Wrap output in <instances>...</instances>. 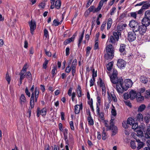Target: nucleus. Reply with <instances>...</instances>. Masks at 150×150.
Segmentation results:
<instances>
[{
    "mask_svg": "<svg viewBox=\"0 0 150 150\" xmlns=\"http://www.w3.org/2000/svg\"><path fill=\"white\" fill-rule=\"evenodd\" d=\"M135 32H136L132 31L128 33V39L129 41L132 42L136 39V35Z\"/></svg>",
    "mask_w": 150,
    "mask_h": 150,
    "instance_id": "nucleus-7",
    "label": "nucleus"
},
{
    "mask_svg": "<svg viewBox=\"0 0 150 150\" xmlns=\"http://www.w3.org/2000/svg\"><path fill=\"white\" fill-rule=\"evenodd\" d=\"M140 81L144 83H146L148 82L147 78L144 76H141L140 78Z\"/></svg>",
    "mask_w": 150,
    "mask_h": 150,
    "instance_id": "nucleus-29",
    "label": "nucleus"
},
{
    "mask_svg": "<svg viewBox=\"0 0 150 150\" xmlns=\"http://www.w3.org/2000/svg\"><path fill=\"white\" fill-rule=\"evenodd\" d=\"M116 41V39L114 37V36L111 35L110 38L108 40L107 44L108 43V42H109L113 44H115Z\"/></svg>",
    "mask_w": 150,
    "mask_h": 150,
    "instance_id": "nucleus-23",
    "label": "nucleus"
},
{
    "mask_svg": "<svg viewBox=\"0 0 150 150\" xmlns=\"http://www.w3.org/2000/svg\"><path fill=\"white\" fill-rule=\"evenodd\" d=\"M61 1L60 0H57L55 2V6L57 9H59L60 8Z\"/></svg>",
    "mask_w": 150,
    "mask_h": 150,
    "instance_id": "nucleus-30",
    "label": "nucleus"
},
{
    "mask_svg": "<svg viewBox=\"0 0 150 150\" xmlns=\"http://www.w3.org/2000/svg\"><path fill=\"white\" fill-rule=\"evenodd\" d=\"M137 136L139 137H142L143 135V132L140 130L139 129L137 131Z\"/></svg>",
    "mask_w": 150,
    "mask_h": 150,
    "instance_id": "nucleus-41",
    "label": "nucleus"
},
{
    "mask_svg": "<svg viewBox=\"0 0 150 150\" xmlns=\"http://www.w3.org/2000/svg\"><path fill=\"white\" fill-rule=\"evenodd\" d=\"M64 18V16L63 14L62 15V20L60 22H59L56 19H54L53 21V24H52L53 25H54L55 26H57L59 24H61L62 21H63V19Z\"/></svg>",
    "mask_w": 150,
    "mask_h": 150,
    "instance_id": "nucleus-26",
    "label": "nucleus"
},
{
    "mask_svg": "<svg viewBox=\"0 0 150 150\" xmlns=\"http://www.w3.org/2000/svg\"><path fill=\"white\" fill-rule=\"evenodd\" d=\"M129 94L131 99L133 100L136 97L137 98L138 93H137L136 91L132 90L129 92Z\"/></svg>",
    "mask_w": 150,
    "mask_h": 150,
    "instance_id": "nucleus-18",
    "label": "nucleus"
},
{
    "mask_svg": "<svg viewBox=\"0 0 150 150\" xmlns=\"http://www.w3.org/2000/svg\"><path fill=\"white\" fill-rule=\"evenodd\" d=\"M77 32H76L73 35L72 37L70 38H69L67 39L64 42V45H66L70 43L71 42L74 41V38L77 35Z\"/></svg>",
    "mask_w": 150,
    "mask_h": 150,
    "instance_id": "nucleus-15",
    "label": "nucleus"
},
{
    "mask_svg": "<svg viewBox=\"0 0 150 150\" xmlns=\"http://www.w3.org/2000/svg\"><path fill=\"white\" fill-rule=\"evenodd\" d=\"M125 85V90H127L128 89L131 87L133 84V82L131 80L129 79H127L125 80L124 81Z\"/></svg>",
    "mask_w": 150,
    "mask_h": 150,
    "instance_id": "nucleus-10",
    "label": "nucleus"
},
{
    "mask_svg": "<svg viewBox=\"0 0 150 150\" xmlns=\"http://www.w3.org/2000/svg\"><path fill=\"white\" fill-rule=\"evenodd\" d=\"M130 146L132 149H134L136 148V146L134 141H131L130 142Z\"/></svg>",
    "mask_w": 150,
    "mask_h": 150,
    "instance_id": "nucleus-45",
    "label": "nucleus"
},
{
    "mask_svg": "<svg viewBox=\"0 0 150 150\" xmlns=\"http://www.w3.org/2000/svg\"><path fill=\"white\" fill-rule=\"evenodd\" d=\"M48 62V60H47L46 59L45 60V61L43 64V68L46 69L47 68V64Z\"/></svg>",
    "mask_w": 150,
    "mask_h": 150,
    "instance_id": "nucleus-55",
    "label": "nucleus"
},
{
    "mask_svg": "<svg viewBox=\"0 0 150 150\" xmlns=\"http://www.w3.org/2000/svg\"><path fill=\"white\" fill-rule=\"evenodd\" d=\"M124 81L121 83H118L116 85V90L119 93H122L124 91H126L125 90V86L123 85Z\"/></svg>",
    "mask_w": 150,
    "mask_h": 150,
    "instance_id": "nucleus-3",
    "label": "nucleus"
},
{
    "mask_svg": "<svg viewBox=\"0 0 150 150\" xmlns=\"http://www.w3.org/2000/svg\"><path fill=\"white\" fill-rule=\"evenodd\" d=\"M139 23L134 20H131L129 23V25L132 28V31L137 32L139 27Z\"/></svg>",
    "mask_w": 150,
    "mask_h": 150,
    "instance_id": "nucleus-2",
    "label": "nucleus"
},
{
    "mask_svg": "<svg viewBox=\"0 0 150 150\" xmlns=\"http://www.w3.org/2000/svg\"><path fill=\"white\" fill-rule=\"evenodd\" d=\"M100 80V87H102L105 86L104 82L102 81L101 78L99 79Z\"/></svg>",
    "mask_w": 150,
    "mask_h": 150,
    "instance_id": "nucleus-62",
    "label": "nucleus"
},
{
    "mask_svg": "<svg viewBox=\"0 0 150 150\" xmlns=\"http://www.w3.org/2000/svg\"><path fill=\"white\" fill-rule=\"evenodd\" d=\"M127 123L131 125H132L135 122L134 119L132 117H129L127 120Z\"/></svg>",
    "mask_w": 150,
    "mask_h": 150,
    "instance_id": "nucleus-35",
    "label": "nucleus"
},
{
    "mask_svg": "<svg viewBox=\"0 0 150 150\" xmlns=\"http://www.w3.org/2000/svg\"><path fill=\"white\" fill-rule=\"evenodd\" d=\"M6 78L8 84H9L10 81V79L8 73H7L6 74Z\"/></svg>",
    "mask_w": 150,
    "mask_h": 150,
    "instance_id": "nucleus-57",
    "label": "nucleus"
},
{
    "mask_svg": "<svg viewBox=\"0 0 150 150\" xmlns=\"http://www.w3.org/2000/svg\"><path fill=\"white\" fill-rule=\"evenodd\" d=\"M113 36L116 39L117 42L119 38V36L121 35V32L120 30H118L116 32H114L113 33Z\"/></svg>",
    "mask_w": 150,
    "mask_h": 150,
    "instance_id": "nucleus-21",
    "label": "nucleus"
},
{
    "mask_svg": "<svg viewBox=\"0 0 150 150\" xmlns=\"http://www.w3.org/2000/svg\"><path fill=\"white\" fill-rule=\"evenodd\" d=\"M149 6V4H144L142 8H143V9L144 10L148 8Z\"/></svg>",
    "mask_w": 150,
    "mask_h": 150,
    "instance_id": "nucleus-58",
    "label": "nucleus"
},
{
    "mask_svg": "<svg viewBox=\"0 0 150 150\" xmlns=\"http://www.w3.org/2000/svg\"><path fill=\"white\" fill-rule=\"evenodd\" d=\"M116 8L115 7H112V9H111V10H110V14L111 15H113L115 12V11L116 10Z\"/></svg>",
    "mask_w": 150,
    "mask_h": 150,
    "instance_id": "nucleus-50",
    "label": "nucleus"
},
{
    "mask_svg": "<svg viewBox=\"0 0 150 150\" xmlns=\"http://www.w3.org/2000/svg\"><path fill=\"white\" fill-rule=\"evenodd\" d=\"M30 103L31 108H33L35 105V98H34V93H32Z\"/></svg>",
    "mask_w": 150,
    "mask_h": 150,
    "instance_id": "nucleus-20",
    "label": "nucleus"
},
{
    "mask_svg": "<svg viewBox=\"0 0 150 150\" xmlns=\"http://www.w3.org/2000/svg\"><path fill=\"white\" fill-rule=\"evenodd\" d=\"M91 48L89 47L88 46L86 48V56H88L90 54V51L91 50Z\"/></svg>",
    "mask_w": 150,
    "mask_h": 150,
    "instance_id": "nucleus-47",
    "label": "nucleus"
},
{
    "mask_svg": "<svg viewBox=\"0 0 150 150\" xmlns=\"http://www.w3.org/2000/svg\"><path fill=\"white\" fill-rule=\"evenodd\" d=\"M69 125H70V128L72 130H74V126L73 122L72 121H71L69 122Z\"/></svg>",
    "mask_w": 150,
    "mask_h": 150,
    "instance_id": "nucleus-61",
    "label": "nucleus"
},
{
    "mask_svg": "<svg viewBox=\"0 0 150 150\" xmlns=\"http://www.w3.org/2000/svg\"><path fill=\"white\" fill-rule=\"evenodd\" d=\"M103 132L102 134V138L103 140H105L108 137L107 134L105 130L104 127H103L102 129Z\"/></svg>",
    "mask_w": 150,
    "mask_h": 150,
    "instance_id": "nucleus-24",
    "label": "nucleus"
},
{
    "mask_svg": "<svg viewBox=\"0 0 150 150\" xmlns=\"http://www.w3.org/2000/svg\"><path fill=\"white\" fill-rule=\"evenodd\" d=\"M77 61L76 59H74L72 62L71 68H76L77 65Z\"/></svg>",
    "mask_w": 150,
    "mask_h": 150,
    "instance_id": "nucleus-40",
    "label": "nucleus"
},
{
    "mask_svg": "<svg viewBox=\"0 0 150 150\" xmlns=\"http://www.w3.org/2000/svg\"><path fill=\"white\" fill-rule=\"evenodd\" d=\"M126 64V62L122 59H120L118 60L117 66L118 68L120 69H122L125 67Z\"/></svg>",
    "mask_w": 150,
    "mask_h": 150,
    "instance_id": "nucleus-12",
    "label": "nucleus"
},
{
    "mask_svg": "<svg viewBox=\"0 0 150 150\" xmlns=\"http://www.w3.org/2000/svg\"><path fill=\"white\" fill-rule=\"evenodd\" d=\"M112 21L111 18H109L108 19V21L107 23V29L108 30L109 29L112 23Z\"/></svg>",
    "mask_w": 150,
    "mask_h": 150,
    "instance_id": "nucleus-39",
    "label": "nucleus"
},
{
    "mask_svg": "<svg viewBox=\"0 0 150 150\" xmlns=\"http://www.w3.org/2000/svg\"><path fill=\"white\" fill-rule=\"evenodd\" d=\"M57 72V70L56 67H53L51 71V73L52 74V78L54 76Z\"/></svg>",
    "mask_w": 150,
    "mask_h": 150,
    "instance_id": "nucleus-37",
    "label": "nucleus"
},
{
    "mask_svg": "<svg viewBox=\"0 0 150 150\" xmlns=\"http://www.w3.org/2000/svg\"><path fill=\"white\" fill-rule=\"evenodd\" d=\"M33 93H34V97H35V102H37L39 94V91L37 88H35V92Z\"/></svg>",
    "mask_w": 150,
    "mask_h": 150,
    "instance_id": "nucleus-25",
    "label": "nucleus"
},
{
    "mask_svg": "<svg viewBox=\"0 0 150 150\" xmlns=\"http://www.w3.org/2000/svg\"><path fill=\"white\" fill-rule=\"evenodd\" d=\"M126 45L123 44H121L120 45L119 48V51L121 53V55L125 56L126 54V51L125 48Z\"/></svg>",
    "mask_w": 150,
    "mask_h": 150,
    "instance_id": "nucleus-14",
    "label": "nucleus"
},
{
    "mask_svg": "<svg viewBox=\"0 0 150 150\" xmlns=\"http://www.w3.org/2000/svg\"><path fill=\"white\" fill-rule=\"evenodd\" d=\"M145 90V89L144 88H142L138 90V93L137 97V100L138 102H140L144 100V97L141 95V93H144Z\"/></svg>",
    "mask_w": 150,
    "mask_h": 150,
    "instance_id": "nucleus-6",
    "label": "nucleus"
},
{
    "mask_svg": "<svg viewBox=\"0 0 150 150\" xmlns=\"http://www.w3.org/2000/svg\"><path fill=\"white\" fill-rule=\"evenodd\" d=\"M129 93H125L124 94V98L125 99H127L130 98Z\"/></svg>",
    "mask_w": 150,
    "mask_h": 150,
    "instance_id": "nucleus-49",
    "label": "nucleus"
},
{
    "mask_svg": "<svg viewBox=\"0 0 150 150\" xmlns=\"http://www.w3.org/2000/svg\"><path fill=\"white\" fill-rule=\"evenodd\" d=\"M44 35L46 38L49 36L48 32L46 29H45L44 30Z\"/></svg>",
    "mask_w": 150,
    "mask_h": 150,
    "instance_id": "nucleus-60",
    "label": "nucleus"
},
{
    "mask_svg": "<svg viewBox=\"0 0 150 150\" xmlns=\"http://www.w3.org/2000/svg\"><path fill=\"white\" fill-rule=\"evenodd\" d=\"M28 23L30 27V33L33 34V31L36 28V23L34 21L31 20V21L29 22Z\"/></svg>",
    "mask_w": 150,
    "mask_h": 150,
    "instance_id": "nucleus-9",
    "label": "nucleus"
},
{
    "mask_svg": "<svg viewBox=\"0 0 150 150\" xmlns=\"http://www.w3.org/2000/svg\"><path fill=\"white\" fill-rule=\"evenodd\" d=\"M108 98L110 101V103L111 102L112 99L115 102H116L117 101L116 97L113 91L111 92L110 94L109 93H108Z\"/></svg>",
    "mask_w": 150,
    "mask_h": 150,
    "instance_id": "nucleus-8",
    "label": "nucleus"
},
{
    "mask_svg": "<svg viewBox=\"0 0 150 150\" xmlns=\"http://www.w3.org/2000/svg\"><path fill=\"white\" fill-rule=\"evenodd\" d=\"M25 92L26 94L28 96V97H30V92H29L27 87H26V88L25 89Z\"/></svg>",
    "mask_w": 150,
    "mask_h": 150,
    "instance_id": "nucleus-64",
    "label": "nucleus"
},
{
    "mask_svg": "<svg viewBox=\"0 0 150 150\" xmlns=\"http://www.w3.org/2000/svg\"><path fill=\"white\" fill-rule=\"evenodd\" d=\"M99 116V117L102 120H103L104 119V113L102 112L99 113V114H97Z\"/></svg>",
    "mask_w": 150,
    "mask_h": 150,
    "instance_id": "nucleus-56",
    "label": "nucleus"
},
{
    "mask_svg": "<svg viewBox=\"0 0 150 150\" xmlns=\"http://www.w3.org/2000/svg\"><path fill=\"white\" fill-rule=\"evenodd\" d=\"M146 108V106L144 104L141 105L138 108V112H142Z\"/></svg>",
    "mask_w": 150,
    "mask_h": 150,
    "instance_id": "nucleus-34",
    "label": "nucleus"
},
{
    "mask_svg": "<svg viewBox=\"0 0 150 150\" xmlns=\"http://www.w3.org/2000/svg\"><path fill=\"white\" fill-rule=\"evenodd\" d=\"M113 62H112L109 63L107 65V69L108 71H110L113 65Z\"/></svg>",
    "mask_w": 150,
    "mask_h": 150,
    "instance_id": "nucleus-43",
    "label": "nucleus"
},
{
    "mask_svg": "<svg viewBox=\"0 0 150 150\" xmlns=\"http://www.w3.org/2000/svg\"><path fill=\"white\" fill-rule=\"evenodd\" d=\"M131 17L134 19H136L137 17V13L136 12H131L130 13Z\"/></svg>",
    "mask_w": 150,
    "mask_h": 150,
    "instance_id": "nucleus-63",
    "label": "nucleus"
},
{
    "mask_svg": "<svg viewBox=\"0 0 150 150\" xmlns=\"http://www.w3.org/2000/svg\"><path fill=\"white\" fill-rule=\"evenodd\" d=\"M68 129H64V139H67Z\"/></svg>",
    "mask_w": 150,
    "mask_h": 150,
    "instance_id": "nucleus-46",
    "label": "nucleus"
},
{
    "mask_svg": "<svg viewBox=\"0 0 150 150\" xmlns=\"http://www.w3.org/2000/svg\"><path fill=\"white\" fill-rule=\"evenodd\" d=\"M71 60H70L69 62H68V66L67 67L65 70V71L67 73H69L71 70V68L70 66V65L71 62Z\"/></svg>",
    "mask_w": 150,
    "mask_h": 150,
    "instance_id": "nucleus-42",
    "label": "nucleus"
},
{
    "mask_svg": "<svg viewBox=\"0 0 150 150\" xmlns=\"http://www.w3.org/2000/svg\"><path fill=\"white\" fill-rule=\"evenodd\" d=\"M142 23L143 25L147 27L150 25V19L144 17L142 21Z\"/></svg>",
    "mask_w": 150,
    "mask_h": 150,
    "instance_id": "nucleus-17",
    "label": "nucleus"
},
{
    "mask_svg": "<svg viewBox=\"0 0 150 150\" xmlns=\"http://www.w3.org/2000/svg\"><path fill=\"white\" fill-rule=\"evenodd\" d=\"M128 124H129L127 123V122L126 121H123L122 123L123 127L125 129H126L128 127Z\"/></svg>",
    "mask_w": 150,
    "mask_h": 150,
    "instance_id": "nucleus-51",
    "label": "nucleus"
},
{
    "mask_svg": "<svg viewBox=\"0 0 150 150\" xmlns=\"http://www.w3.org/2000/svg\"><path fill=\"white\" fill-rule=\"evenodd\" d=\"M112 108L111 109V114L113 117H115L117 115L116 111L115 109V107L113 105H112Z\"/></svg>",
    "mask_w": 150,
    "mask_h": 150,
    "instance_id": "nucleus-32",
    "label": "nucleus"
},
{
    "mask_svg": "<svg viewBox=\"0 0 150 150\" xmlns=\"http://www.w3.org/2000/svg\"><path fill=\"white\" fill-rule=\"evenodd\" d=\"M143 145L144 144L142 142H139V143H138V146L137 147V149L138 150L140 149L143 147Z\"/></svg>",
    "mask_w": 150,
    "mask_h": 150,
    "instance_id": "nucleus-59",
    "label": "nucleus"
},
{
    "mask_svg": "<svg viewBox=\"0 0 150 150\" xmlns=\"http://www.w3.org/2000/svg\"><path fill=\"white\" fill-rule=\"evenodd\" d=\"M27 64H25L23 66L21 72L19 74L20 75V79L23 80L25 77V75L24 74L26 72Z\"/></svg>",
    "mask_w": 150,
    "mask_h": 150,
    "instance_id": "nucleus-11",
    "label": "nucleus"
},
{
    "mask_svg": "<svg viewBox=\"0 0 150 150\" xmlns=\"http://www.w3.org/2000/svg\"><path fill=\"white\" fill-rule=\"evenodd\" d=\"M147 29V28L146 26L143 25H139V27L138 30H137V32L139 31L140 34L143 35L146 32Z\"/></svg>",
    "mask_w": 150,
    "mask_h": 150,
    "instance_id": "nucleus-13",
    "label": "nucleus"
},
{
    "mask_svg": "<svg viewBox=\"0 0 150 150\" xmlns=\"http://www.w3.org/2000/svg\"><path fill=\"white\" fill-rule=\"evenodd\" d=\"M132 128L134 129H136L138 128V126L137 123L135 122L132 125Z\"/></svg>",
    "mask_w": 150,
    "mask_h": 150,
    "instance_id": "nucleus-53",
    "label": "nucleus"
},
{
    "mask_svg": "<svg viewBox=\"0 0 150 150\" xmlns=\"http://www.w3.org/2000/svg\"><path fill=\"white\" fill-rule=\"evenodd\" d=\"M110 78L112 83L116 84L119 82L122 83L123 80L122 77L118 78L117 76L115 77L114 76H110Z\"/></svg>",
    "mask_w": 150,
    "mask_h": 150,
    "instance_id": "nucleus-5",
    "label": "nucleus"
},
{
    "mask_svg": "<svg viewBox=\"0 0 150 150\" xmlns=\"http://www.w3.org/2000/svg\"><path fill=\"white\" fill-rule=\"evenodd\" d=\"M97 76V73L96 72H95V70L94 69H93V74L92 76V78L94 81H95V77H96Z\"/></svg>",
    "mask_w": 150,
    "mask_h": 150,
    "instance_id": "nucleus-52",
    "label": "nucleus"
},
{
    "mask_svg": "<svg viewBox=\"0 0 150 150\" xmlns=\"http://www.w3.org/2000/svg\"><path fill=\"white\" fill-rule=\"evenodd\" d=\"M106 51L109 57H111L113 56L114 51L112 45L110 44L107 45L106 47Z\"/></svg>",
    "mask_w": 150,
    "mask_h": 150,
    "instance_id": "nucleus-4",
    "label": "nucleus"
},
{
    "mask_svg": "<svg viewBox=\"0 0 150 150\" xmlns=\"http://www.w3.org/2000/svg\"><path fill=\"white\" fill-rule=\"evenodd\" d=\"M144 17L150 19V10H147L145 12Z\"/></svg>",
    "mask_w": 150,
    "mask_h": 150,
    "instance_id": "nucleus-38",
    "label": "nucleus"
},
{
    "mask_svg": "<svg viewBox=\"0 0 150 150\" xmlns=\"http://www.w3.org/2000/svg\"><path fill=\"white\" fill-rule=\"evenodd\" d=\"M82 109V104L79 105H76L74 106V112L75 114H78L79 113L80 110Z\"/></svg>",
    "mask_w": 150,
    "mask_h": 150,
    "instance_id": "nucleus-19",
    "label": "nucleus"
},
{
    "mask_svg": "<svg viewBox=\"0 0 150 150\" xmlns=\"http://www.w3.org/2000/svg\"><path fill=\"white\" fill-rule=\"evenodd\" d=\"M137 120L139 121H142L143 120V117L141 113L138 114L136 117Z\"/></svg>",
    "mask_w": 150,
    "mask_h": 150,
    "instance_id": "nucleus-31",
    "label": "nucleus"
},
{
    "mask_svg": "<svg viewBox=\"0 0 150 150\" xmlns=\"http://www.w3.org/2000/svg\"><path fill=\"white\" fill-rule=\"evenodd\" d=\"M99 49L98 46V40H95V43L94 45V49L96 50Z\"/></svg>",
    "mask_w": 150,
    "mask_h": 150,
    "instance_id": "nucleus-44",
    "label": "nucleus"
},
{
    "mask_svg": "<svg viewBox=\"0 0 150 150\" xmlns=\"http://www.w3.org/2000/svg\"><path fill=\"white\" fill-rule=\"evenodd\" d=\"M108 0H101L99 2L98 7L100 10L103 6V3L106 2Z\"/></svg>",
    "mask_w": 150,
    "mask_h": 150,
    "instance_id": "nucleus-36",
    "label": "nucleus"
},
{
    "mask_svg": "<svg viewBox=\"0 0 150 150\" xmlns=\"http://www.w3.org/2000/svg\"><path fill=\"white\" fill-rule=\"evenodd\" d=\"M76 91L78 95V97H80L83 95L82 94V91L81 88L79 85L78 86L76 90Z\"/></svg>",
    "mask_w": 150,
    "mask_h": 150,
    "instance_id": "nucleus-22",
    "label": "nucleus"
},
{
    "mask_svg": "<svg viewBox=\"0 0 150 150\" xmlns=\"http://www.w3.org/2000/svg\"><path fill=\"white\" fill-rule=\"evenodd\" d=\"M83 36L81 35L79 37L78 41V46L79 47L81 43L83 40Z\"/></svg>",
    "mask_w": 150,
    "mask_h": 150,
    "instance_id": "nucleus-54",
    "label": "nucleus"
},
{
    "mask_svg": "<svg viewBox=\"0 0 150 150\" xmlns=\"http://www.w3.org/2000/svg\"><path fill=\"white\" fill-rule=\"evenodd\" d=\"M115 118L113 117L112 116L111 119L110 121V126L109 127V129L111 130L112 132V135L114 136L118 132L117 128L116 126L114 124L113 121Z\"/></svg>",
    "mask_w": 150,
    "mask_h": 150,
    "instance_id": "nucleus-1",
    "label": "nucleus"
},
{
    "mask_svg": "<svg viewBox=\"0 0 150 150\" xmlns=\"http://www.w3.org/2000/svg\"><path fill=\"white\" fill-rule=\"evenodd\" d=\"M87 120L88 124L89 125H92L94 124V122L91 116L88 117L87 118Z\"/></svg>",
    "mask_w": 150,
    "mask_h": 150,
    "instance_id": "nucleus-33",
    "label": "nucleus"
},
{
    "mask_svg": "<svg viewBox=\"0 0 150 150\" xmlns=\"http://www.w3.org/2000/svg\"><path fill=\"white\" fill-rule=\"evenodd\" d=\"M144 119L146 123L149 122V120H150V115H147L146 116L144 117Z\"/></svg>",
    "mask_w": 150,
    "mask_h": 150,
    "instance_id": "nucleus-48",
    "label": "nucleus"
},
{
    "mask_svg": "<svg viewBox=\"0 0 150 150\" xmlns=\"http://www.w3.org/2000/svg\"><path fill=\"white\" fill-rule=\"evenodd\" d=\"M40 112L41 115L43 116H45L46 114L47 109L45 108H44L41 110H40Z\"/></svg>",
    "mask_w": 150,
    "mask_h": 150,
    "instance_id": "nucleus-27",
    "label": "nucleus"
},
{
    "mask_svg": "<svg viewBox=\"0 0 150 150\" xmlns=\"http://www.w3.org/2000/svg\"><path fill=\"white\" fill-rule=\"evenodd\" d=\"M28 102V101L26 100L25 95L23 94H21L20 98V104L22 105H23L26 104Z\"/></svg>",
    "mask_w": 150,
    "mask_h": 150,
    "instance_id": "nucleus-16",
    "label": "nucleus"
},
{
    "mask_svg": "<svg viewBox=\"0 0 150 150\" xmlns=\"http://www.w3.org/2000/svg\"><path fill=\"white\" fill-rule=\"evenodd\" d=\"M145 137L146 139L150 138V126L147 129L146 132L145 134Z\"/></svg>",
    "mask_w": 150,
    "mask_h": 150,
    "instance_id": "nucleus-28",
    "label": "nucleus"
}]
</instances>
